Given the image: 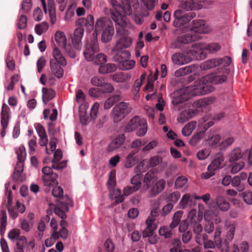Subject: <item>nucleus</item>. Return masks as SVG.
Returning a JSON list of instances; mask_svg holds the SVG:
<instances>
[{
	"mask_svg": "<svg viewBox=\"0 0 252 252\" xmlns=\"http://www.w3.org/2000/svg\"><path fill=\"white\" fill-rule=\"evenodd\" d=\"M61 63L53 61H50V66L52 72L59 78H61L63 74V71Z\"/></svg>",
	"mask_w": 252,
	"mask_h": 252,
	"instance_id": "obj_24",
	"label": "nucleus"
},
{
	"mask_svg": "<svg viewBox=\"0 0 252 252\" xmlns=\"http://www.w3.org/2000/svg\"><path fill=\"white\" fill-rule=\"evenodd\" d=\"M193 203V199L192 194L186 193L184 195L180 201V205H187Z\"/></svg>",
	"mask_w": 252,
	"mask_h": 252,
	"instance_id": "obj_59",
	"label": "nucleus"
},
{
	"mask_svg": "<svg viewBox=\"0 0 252 252\" xmlns=\"http://www.w3.org/2000/svg\"><path fill=\"white\" fill-rule=\"evenodd\" d=\"M57 178L58 175L57 174H51V175L47 176L45 179L44 177H41L44 186L50 188L58 184V182L57 180Z\"/></svg>",
	"mask_w": 252,
	"mask_h": 252,
	"instance_id": "obj_26",
	"label": "nucleus"
},
{
	"mask_svg": "<svg viewBox=\"0 0 252 252\" xmlns=\"http://www.w3.org/2000/svg\"><path fill=\"white\" fill-rule=\"evenodd\" d=\"M155 219L148 217L146 220V223L147 227L142 232L143 238H146L153 234V232L157 228V225L154 223Z\"/></svg>",
	"mask_w": 252,
	"mask_h": 252,
	"instance_id": "obj_21",
	"label": "nucleus"
},
{
	"mask_svg": "<svg viewBox=\"0 0 252 252\" xmlns=\"http://www.w3.org/2000/svg\"><path fill=\"white\" fill-rule=\"evenodd\" d=\"M183 214L182 211H178L174 215L172 221L170 224V228L173 229L179 225L181 221V218Z\"/></svg>",
	"mask_w": 252,
	"mask_h": 252,
	"instance_id": "obj_43",
	"label": "nucleus"
},
{
	"mask_svg": "<svg viewBox=\"0 0 252 252\" xmlns=\"http://www.w3.org/2000/svg\"><path fill=\"white\" fill-rule=\"evenodd\" d=\"M7 225V215L5 210H1L0 212V233L1 235L4 233Z\"/></svg>",
	"mask_w": 252,
	"mask_h": 252,
	"instance_id": "obj_38",
	"label": "nucleus"
},
{
	"mask_svg": "<svg viewBox=\"0 0 252 252\" xmlns=\"http://www.w3.org/2000/svg\"><path fill=\"white\" fill-rule=\"evenodd\" d=\"M177 32L183 33L182 35L179 36L177 39V41L180 43L187 44L198 40L201 38L200 35L194 33L191 28L184 27L181 29L177 30Z\"/></svg>",
	"mask_w": 252,
	"mask_h": 252,
	"instance_id": "obj_7",
	"label": "nucleus"
},
{
	"mask_svg": "<svg viewBox=\"0 0 252 252\" xmlns=\"http://www.w3.org/2000/svg\"><path fill=\"white\" fill-rule=\"evenodd\" d=\"M224 157L222 155H218L215 157L214 159L208 165V169L212 171H215L223 167Z\"/></svg>",
	"mask_w": 252,
	"mask_h": 252,
	"instance_id": "obj_20",
	"label": "nucleus"
},
{
	"mask_svg": "<svg viewBox=\"0 0 252 252\" xmlns=\"http://www.w3.org/2000/svg\"><path fill=\"white\" fill-rule=\"evenodd\" d=\"M116 183V171L113 170L109 173V177L107 182L109 189H114Z\"/></svg>",
	"mask_w": 252,
	"mask_h": 252,
	"instance_id": "obj_55",
	"label": "nucleus"
},
{
	"mask_svg": "<svg viewBox=\"0 0 252 252\" xmlns=\"http://www.w3.org/2000/svg\"><path fill=\"white\" fill-rule=\"evenodd\" d=\"M165 184L166 182L163 179L157 181V177L151 171H150L144 176V185L141 189V191H146L151 188V195L156 196L163 190Z\"/></svg>",
	"mask_w": 252,
	"mask_h": 252,
	"instance_id": "obj_5",
	"label": "nucleus"
},
{
	"mask_svg": "<svg viewBox=\"0 0 252 252\" xmlns=\"http://www.w3.org/2000/svg\"><path fill=\"white\" fill-rule=\"evenodd\" d=\"M226 225L227 227V233L226 237L229 240V241H231L234 237V232H235V227L233 224H228L226 223Z\"/></svg>",
	"mask_w": 252,
	"mask_h": 252,
	"instance_id": "obj_58",
	"label": "nucleus"
},
{
	"mask_svg": "<svg viewBox=\"0 0 252 252\" xmlns=\"http://www.w3.org/2000/svg\"><path fill=\"white\" fill-rule=\"evenodd\" d=\"M20 231L18 229H13L8 234V237L12 243L17 241L21 237Z\"/></svg>",
	"mask_w": 252,
	"mask_h": 252,
	"instance_id": "obj_47",
	"label": "nucleus"
},
{
	"mask_svg": "<svg viewBox=\"0 0 252 252\" xmlns=\"http://www.w3.org/2000/svg\"><path fill=\"white\" fill-rule=\"evenodd\" d=\"M243 153L242 149L239 147L231 150L227 155V159L229 163H234L242 158Z\"/></svg>",
	"mask_w": 252,
	"mask_h": 252,
	"instance_id": "obj_19",
	"label": "nucleus"
},
{
	"mask_svg": "<svg viewBox=\"0 0 252 252\" xmlns=\"http://www.w3.org/2000/svg\"><path fill=\"white\" fill-rule=\"evenodd\" d=\"M198 69V67L195 65H190L181 68L176 71L175 74L178 75H185L188 73H195Z\"/></svg>",
	"mask_w": 252,
	"mask_h": 252,
	"instance_id": "obj_31",
	"label": "nucleus"
},
{
	"mask_svg": "<svg viewBox=\"0 0 252 252\" xmlns=\"http://www.w3.org/2000/svg\"><path fill=\"white\" fill-rule=\"evenodd\" d=\"M132 43V39L128 33H126L119 36L112 50L114 51H120L124 49L129 47Z\"/></svg>",
	"mask_w": 252,
	"mask_h": 252,
	"instance_id": "obj_12",
	"label": "nucleus"
},
{
	"mask_svg": "<svg viewBox=\"0 0 252 252\" xmlns=\"http://www.w3.org/2000/svg\"><path fill=\"white\" fill-rule=\"evenodd\" d=\"M53 58L50 61L58 62L62 65L66 64V61L63 56L61 50L57 47H55L53 51Z\"/></svg>",
	"mask_w": 252,
	"mask_h": 252,
	"instance_id": "obj_30",
	"label": "nucleus"
},
{
	"mask_svg": "<svg viewBox=\"0 0 252 252\" xmlns=\"http://www.w3.org/2000/svg\"><path fill=\"white\" fill-rule=\"evenodd\" d=\"M124 54L126 57L130 56V53L128 51H125L121 54H118L114 57L115 61L119 63V66L123 70H128L133 68L135 64V61L133 60H123L121 56Z\"/></svg>",
	"mask_w": 252,
	"mask_h": 252,
	"instance_id": "obj_13",
	"label": "nucleus"
},
{
	"mask_svg": "<svg viewBox=\"0 0 252 252\" xmlns=\"http://www.w3.org/2000/svg\"><path fill=\"white\" fill-rule=\"evenodd\" d=\"M192 113L189 110H185L182 111L177 120L178 122L183 123L188 120L189 119L191 118Z\"/></svg>",
	"mask_w": 252,
	"mask_h": 252,
	"instance_id": "obj_49",
	"label": "nucleus"
},
{
	"mask_svg": "<svg viewBox=\"0 0 252 252\" xmlns=\"http://www.w3.org/2000/svg\"><path fill=\"white\" fill-rule=\"evenodd\" d=\"M109 197L114 200L116 203H120L124 200V197L121 194V190L118 189H109Z\"/></svg>",
	"mask_w": 252,
	"mask_h": 252,
	"instance_id": "obj_25",
	"label": "nucleus"
},
{
	"mask_svg": "<svg viewBox=\"0 0 252 252\" xmlns=\"http://www.w3.org/2000/svg\"><path fill=\"white\" fill-rule=\"evenodd\" d=\"M47 4V6H48V7L50 22L54 25L57 22L55 2L54 0H48V2Z\"/></svg>",
	"mask_w": 252,
	"mask_h": 252,
	"instance_id": "obj_29",
	"label": "nucleus"
},
{
	"mask_svg": "<svg viewBox=\"0 0 252 252\" xmlns=\"http://www.w3.org/2000/svg\"><path fill=\"white\" fill-rule=\"evenodd\" d=\"M173 229H169L167 227L164 226L159 229V234L160 236H164L165 238H170L173 234Z\"/></svg>",
	"mask_w": 252,
	"mask_h": 252,
	"instance_id": "obj_54",
	"label": "nucleus"
},
{
	"mask_svg": "<svg viewBox=\"0 0 252 252\" xmlns=\"http://www.w3.org/2000/svg\"><path fill=\"white\" fill-rule=\"evenodd\" d=\"M229 242L227 238L223 241L221 239H216L215 244L221 252H229Z\"/></svg>",
	"mask_w": 252,
	"mask_h": 252,
	"instance_id": "obj_33",
	"label": "nucleus"
},
{
	"mask_svg": "<svg viewBox=\"0 0 252 252\" xmlns=\"http://www.w3.org/2000/svg\"><path fill=\"white\" fill-rule=\"evenodd\" d=\"M231 185L233 187L237 188V190L239 191H242L245 189V185L241 184V181L237 176L232 179Z\"/></svg>",
	"mask_w": 252,
	"mask_h": 252,
	"instance_id": "obj_52",
	"label": "nucleus"
},
{
	"mask_svg": "<svg viewBox=\"0 0 252 252\" xmlns=\"http://www.w3.org/2000/svg\"><path fill=\"white\" fill-rule=\"evenodd\" d=\"M181 6L186 10H194L203 7L202 0H181Z\"/></svg>",
	"mask_w": 252,
	"mask_h": 252,
	"instance_id": "obj_15",
	"label": "nucleus"
},
{
	"mask_svg": "<svg viewBox=\"0 0 252 252\" xmlns=\"http://www.w3.org/2000/svg\"><path fill=\"white\" fill-rule=\"evenodd\" d=\"M63 158L62 152L60 150H57L54 154V158L52 160V167L53 169L60 170L66 166L65 161L60 162Z\"/></svg>",
	"mask_w": 252,
	"mask_h": 252,
	"instance_id": "obj_17",
	"label": "nucleus"
},
{
	"mask_svg": "<svg viewBox=\"0 0 252 252\" xmlns=\"http://www.w3.org/2000/svg\"><path fill=\"white\" fill-rule=\"evenodd\" d=\"M196 123L194 121L190 122L187 124L182 129V134L185 136H189L196 128Z\"/></svg>",
	"mask_w": 252,
	"mask_h": 252,
	"instance_id": "obj_41",
	"label": "nucleus"
},
{
	"mask_svg": "<svg viewBox=\"0 0 252 252\" xmlns=\"http://www.w3.org/2000/svg\"><path fill=\"white\" fill-rule=\"evenodd\" d=\"M107 61L106 56L104 54L99 53L95 56L92 62L95 64L101 65L105 63Z\"/></svg>",
	"mask_w": 252,
	"mask_h": 252,
	"instance_id": "obj_51",
	"label": "nucleus"
},
{
	"mask_svg": "<svg viewBox=\"0 0 252 252\" xmlns=\"http://www.w3.org/2000/svg\"><path fill=\"white\" fill-rule=\"evenodd\" d=\"M195 44H202L203 46H204L205 47L204 48L201 49L200 50V52H199L200 54L201 52L204 53L205 55V57H206V54L204 52V50H207L210 53H214L218 51L220 49V46L219 44L216 43H211L208 45H206L203 42H197Z\"/></svg>",
	"mask_w": 252,
	"mask_h": 252,
	"instance_id": "obj_34",
	"label": "nucleus"
},
{
	"mask_svg": "<svg viewBox=\"0 0 252 252\" xmlns=\"http://www.w3.org/2000/svg\"><path fill=\"white\" fill-rule=\"evenodd\" d=\"M147 121L138 116H134L127 123L125 127L126 132H131L137 129L136 134L138 136H143L147 131Z\"/></svg>",
	"mask_w": 252,
	"mask_h": 252,
	"instance_id": "obj_6",
	"label": "nucleus"
},
{
	"mask_svg": "<svg viewBox=\"0 0 252 252\" xmlns=\"http://www.w3.org/2000/svg\"><path fill=\"white\" fill-rule=\"evenodd\" d=\"M49 28V25L46 22H43L40 24H36L34 27L35 32L41 35L43 33L45 32Z\"/></svg>",
	"mask_w": 252,
	"mask_h": 252,
	"instance_id": "obj_44",
	"label": "nucleus"
},
{
	"mask_svg": "<svg viewBox=\"0 0 252 252\" xmlns=\"http://www.w3.org/2000/svg\"><path fill=\"white\" fill-rule=\"evenodd\" d=\"M188 182V179L184 176L178 177L175 181V186L176 188H181L185 186Z\"/></svg>",
	"mask_w": 252,
	"mask_h": 252,
	"instance_id": "obj_57",
	"label": "nucleus"
},
{
	"mask_svg": "<svg viewBox=\"0 0 252 252\" xmlns=\"http://www.w3.org/2000/svg\"><path fill=\"white\" fill-rule=\"evenodd\" d=\"M104 79L102 77L94 76L91 79V83L94 86L101 87L104 84Z\"/></svg>",
	"mask_w": 252,
	"mask_h": 252,
	"instance_id": "obj_61",
	"label": "nucleus"
},
{
	"mask_svg": "<svg viewBox=\"0 0 252 252\" xmlns=\"http://www.w3.org/2000/svg\"><path fill=\"white\" fill-rule=\"evenodd\" d=\"M99 51L97 39L95 37L89 41H86L85 49L84 51V55L85 59L89 62H92L95 57V54Z\"/></svg>",
	"mask_w": 252,
	"mask_h": 252,
	"instance_id": "obj_9",
	"label": "nucleus"
},
{
	"mask_svg": "<svg viewBox=\"0 0 252 252\" xmlns=\"http://www.w3.org/2000/svg\"><path fill=\"white\" fill-rule=\"evenodd\" d=\"M136 152L132 151L126 156L125 162V167L128 168L133 166L136 160V157L135 156Z\"/></svg>",
	"mask_w": 252,
	"mask_h": 252,
	"instance_id": "obj_39",
	"label": "nucleus"
},
{
	"mask_svg": "<svg viewBox=\"0 0 252 252\" xmlns=\"http://www.w3.org/2000/svg\"><path fill=\"white\" fill-rule=\"evenodd\" d=\"M82 24L85 26H92L94 24V18L92 15H88L85 18L82 19Z\"/></svg>",
	"mask_w": 252,
	"mask_h": 252,
	"instance_id": "obj_60",
	"label": "nucleus"
},
{
	"mask_svg": "<svg viewBox=\"0 0 252 252\" xmlns=\"http://www.w3.org/2000/svg\"><path fill=\"white\" fill-rule=\"evenodd\" d=\"M117 66L113 63H107L99 66L98 71L101 74L108 73L114 72L117 70Z\"/></svg>",
	"mask_w": 252,
	"mask_h": 252,
	"instance_id": "obj_37",
	"label": "nucleus"
},
{
	"mask_svg": "<svg viewBox=\"0 0 252 252\" xmlns=\"http://www.w3.org/2000/svg\"><path fill=\"white\" fill-rule=\"evenodd\" d=\"M245 165V163L244 161H240L239 162H234V163H230V167H231L230 172L232 174H236L239 172L241 169H242Z\"/></svg>",
	"mask_w": 252,
	"mask_h": 252,
	"instance_id": "obj_45",
	"label": "nucleus"
},
{
	"mask_svg": "<svg viewBox=\"0 0 252 252\" xmlns=\"http://www.w3.org/2000/svg\"><path fill=\"white\" fill-rule=\"evenodd\" d=\"M77 6V4L74 2L71 4L66 11L64 20L67 22L71 21L75 15V9Z\"/></svg>",
	"mask_w": 252,
	"mask_h": 252,
	"instance_id": "obj_42",
	"label": "nucleus"
},
{
	"mask_svg": "<svg viewBox=\"0 0 252 252\" xmlns=\"http://www.w3.org/2000/svg\"><path fill=\"white\" fill-rule=\"evenodd\" d=\"M114 32L115 29L112 22L106 18L101 17L96 20L93 36V38L96 37L97 39V34H101V41L107 43L111 40Z\"/></svg>",
	"mask_w": 252,
	"mask_h": 252,
	"instance_id": "obj_4",
	"label": "nucleus"
},
{
	"mask_svg": "<svg viewBox=\"0 0 252 252\" xmlns=\"http://www.w3.org/2000/svg\"><path fill=\"white\" fill-rule=\"evenodd\" d=\"M58 239V235L57 234L54 233L53 232L50 238H47L45 241V245L47 247H50L52 246L55 241Z\"/></svg>",
	"mask_w": 252,
	"mask_h": 252,
	"instance_id": "obj_62",
	"label": "nucleus"
},
{
	"mask_svg": "<svg viewBox=\"0 0 252 252\" xmlns=\"http://www.w3.org/2000/svg\"><path fill=\"white\" fill-rule=\"evenodd\" d=\"M180 197V193L179 191L172 192L166 197V200L169 202V205L176 203Z\"/></svg>",
	"mask_w": 252,
	"mask_h": 252,
	"instance_id": "obj_50",
	"label": "nucleus"
},
{
	"mask_svg": "<svg viewBox=\"0 0 252 252\" xmlns=\"http://www.w3.org/2000/svg\"><path fill=\"white\" fill-rule=\"evenodd\" d=\"M27 26V17L25 15L21 14L17 19V26L19 29H24Z\"/></svg>",
	"mask_w": 252,
	"mask_h": 252,
	"instance_id": "obj_48",
	"label": "nucleus"
},
{
	"mask_svg": "<svg viewBox=\"0 0 252 252\" xmlns=\"http://www.w3.org/2000/svg\"><path fill=\"white\" fill-rule=\"evenodd\" d=\"M226 80L227 77L224 75L208 74L195 81L193 85L180 89L176 92L172 102L173 105H177L193 96L203 95L210 93L213 91V88L208 84V83L221 84Z\"/></svg>",
	"mask_w": 252,
	"mask_h": 252,
	"instance_id": "obj_1",
	"label": "nucleus"
},
{
	"mask_svg": "<svg viewBox=\"0 0 252 252\" xmlns=\"http://www.w3.org/2000/svg\"><path fill=\"white\" fill-rule=\"evenodd\" d=\"M10 110L8 107L3 104L2 106V110L1 112V126L4 127L7 126L8 124V119L9 118Z\"/></svg>",
	"mask_w": 252,
	"mask_h": 252,
	"instance_id": "obj_28",
	"label": "nucleus"
},
{
	"mask_svg": "<svg viewBox=\"0 0 252 252\" xmlns=\"http://www.w3.org/2000/svg\"><path fill=\"white\" fill-rule=\"evenodd\" d=\"M125 139L126 137L124 134L119 135L109 144L108 147L109 150L113 151L120 147L124 144Z\"/></svg>",
	"mask_w": 252,
	"mask_h": 252,
	"instance_id": "obj_27",
	"label": "nucleus"
},
{
	"mask_svg": "<svg viewBox=\"0 0 252 252\" xmlns=\"http://www.w3.org/2000/svg\"><path fill=\"white\" fill-rule=\"evenodd\" d=\"M131 111V108L125 102L117 104L112 110V118L115 122L123 120Z\"/></svg>",
	"mask_w": 252,
	"mask_h": 252,
	"instance_id": "obj_8",
	"label": "nucleus"
},
{
	"mask_svg": "<svg viewBox=\"0 0 252 252\" xmlns=\"http://www.w3.org/2000/svg\"><path fill=\"white\" fill-rule=\"evenodd\" d=\"M249 248L248 243L246 241H243L239 246L234 244L232 248V252H248Z\"/></svg>",
	"mask_w": 252,
	"mask_h": 252,
	"instance_id": "obj_46",
	"label": "nucleus"
},
{
	"mask_svg": "<svg viewBox=\"0 0 252 252\" xmlns=\"http://www.w3.org/2000/svg\"><path fill=\"white\" fill-rule=\"evenodd\" d=\"M112 78L116 82L124 83L130 79L131 75L127 73L120 72L113 75Z\"/></svg>",
	"mask_w": 252,
	"mask_h": 252,
	"instance_id": "obj_32",
	"label": "nucleus"
},
{
	"mask_svg": "<svg viewBox=\"0 0 252 252\" xmlns=\"http://www.w3.org/2000/svg\"><path fill=\"white\" fill-rule=\"evenodd\" d=\"M32 7V0H23L21 4L22 9L26 13L31 10Z\"/></svg>",
	"mask_w": 252,
	"mask_h": 252,
	"instance_id": "obj_63",
	"label": "nucleus"
},
{
	"mask_svg": "<svg viewBox=\"0 0 252 252\" xmlns=\"http://www.w3.org/2000/svg\"><path fill=\"white\" fill-rule=\"evenodd\" d=\"M27 243L26 238L21 236L17 241L12 243L14 252H24V247Z\"/></svg>",
	"mask_w": 252,
	"mask_h": 252,
	"instance_id": "obj_23",
	"label": "nucleus"
},
{
	"mask_svg": "<svg viewBox=\"0 0 252 252\" xmlns=\"http://www.w3.org/2000/svg\"><path fill=\"white\" fill-rule=\"evenodd\" d=\"M244 201L248 205L252 204V192L245 191L242 194Z\"/></svg>",
	"mask_w": 252,
	"mask_h": 252,
	"instance_id": "obj_64",
	"label": "nucleus"
},
{
	"mask_svg": "<svg viewBox=\"0 0 252 252\" xmlns=\"http://www.w3.org/2000/svg\"><path fill=\"white\" fill-rule=\"evenodd\" d=\"M221 64L220 59H213L205 62L201 66L203 69H209L217 67Z\"/></svg>",
	"mask_w": 252,
	"mask_h": 252,
	"instance_id": "obj_35",
	"label": "nucleus"
},
{
	"mask_svg": "<svg viewBox=\"0 0 252 252\" xmlns=\"http://www.w3.org/2000/svg\"><path fill=\"white\" fill-rule=\"evenodd\" d=\"M210 151L208 149H203L199 150L196 155L197 158L200 160L206 159L210 155Z\"/></svg>",
	"mask_w": 252,
	"mask_h": 252,
	"instance_id": "obj_56",
	"label": "nucleus"
},
{
	"mask_svg": "<svg viewBox=\"0 0 252 252\" xmlns=\"http://www.w3.org/2000/svg\"><path fill=\"white\" fill-rule=\"evenodd\" d=\"M17 159L18 161H24L26 157V153L25 147L23 146H20L16 150Z\"/></svg>",
	"mask_w": 252,
	"mask_h": 252,
	"instance_id": "obj_53",
	"label": "nucleus"
},
{
	"mask_svg": "<svg viewBox=\"0 0 252 252\" xmlns=\"http://www.w3.org/2000/svg\"><path fill=\"white\" fill-rule=\"evenodd\" d=\"M109 0L113 7L111 17L116 25L126 28L127 25L126 16L130 15H133L136 24L140 25L143 23V18L138 15L140 11L138 0H121L122 5L116 0Z\"/></svg>",
	"mask_w": 252,
	"mask_h": 252,
	"instance_id": "obj_2",
	"label": "nucleus"
},
{
	"mask_svg": "<svg viewBox=\"0 0 252 252\" xmlns=\"http://www.w3.org/2000/svg\"><path fill=\"white\" fill-rule=\"evenodd\" d=\"M42 100L44 104H47V102L53 99L56 95L54 90L45 88L42 89Z\"/></svg>",
	"mask_w": 252,
	"mask_h": 252,
	"instance_id": "obj_36",
	"label": "nucleus"
},
{
	"mask_svg": "<svg viewBox=\"0 0 252 252\" xmlns=\"http://www.w3.org/2000/svg\"><path fill=\"white\" fill-rule=\"evenodd\" d=\"M148 167H154L162 164V158L159 156L151 157L146 162Z\"/></svg>",
	"mask_w": 252,
	"mask_h": 252,
	"instance_id": "obj_40",
	"label": "nucleus"
},
{
	"mask_svg": "<svg viewBox=\"0 0 252 252\" xmlns=\"http://www.w3.org/2000/svg\"><path fill=\"white\" fill-rule=\"evenodd\" d=\"M193 26L191 28L194 33L200 35L201 33H208L212 30L211 26L207 24L203 20H195L192 21Z\"/></svg>",
	"mask_w": 252,
	"mask_h": 252,
	"instance_id": "obj_14",
	"label": "nucleus"
},
{
	"mask_svg": "<svg viewBox=\"0 0 252 252\" xmlns=\"http://www.w3.org/2000/svg\"><path fill=\"white\" fill-rule=\"evenodd\" d=\"M205 47L202 44H193L191 46L192 49L187 50L185 54L176 53L171 57L174 64L178 65H182L189 63L193 59L201 60L205 58V55L201 52V49Z\"/></svg>",
	"mask_w": 252,
	"mask_h": 252,
	"instance_id": "obj_3",
	"label": "nucleus"
},
{
	"mask_svg": "<svg viewBox=\"0 0 252 252\" xmlns=\"http://www.w3.org/2000/svg\"><path fill=\"white\" fill-rule=\"evenodd\" d=\"M55 213L63 220L60 221V226L62 228H66L68 223L63 219L67 217L65 213L68 211V206H53Z\"/></svg>",
	"mask_w": 252,
	"mask_h": 252,
	"instance_id": "obj_16",
	"label": "nucleus"
},
{
	"mask_svg": "<svg viewBox=\"0 0 252 252\" xmlns=\"http://www.w3.org/2000/svg\"><path fill=\"white\" fill-rule=\"evenodd\" d=\"M146 73H143L140 76V78L136 79L134 83L132 93L134 95V99L137 100L139 98L138 93L140 89L143 82L145 80L146 77Z\"/></svg>",
	"mask_w": 252,
	"mask_h": 252,
	"instance_id": "obj_22",
	"label": "nucleus"
},
{
	"mask_svg": "<svg viewBox=\"0 0 252 252\" xmlns=\"http://www.w3.org/2000/svg\"><path fill=\"white\" fill-rule=\"evenodd\" d=\"M84 29L82 27H78L76 29L74 32L72 41L74 47L77 50L81 49V40L84 35Z\"/></svg>",
	"mask_w": 252,
	"mask_h": 252,
	"instance_id": "obj_18",
	"label": "nucleus"
},
{
	"mask_svg": "<svg viewBox=\"0 0 252 252\" xmlns=\"http://www.w3.org/2000/svg\"><path fill=\"white\" fill-rule=\"evenodd\" d=\"M55 40L58 45L63 47L69 56L73 58L75 57V54L72 50L71 45L68 43L65 33L61 31H57L55 33Z\"/></svg>",
	"mask_w": 252,
	"mask_h": 252,
	"instance_id": "obj_10",
	"label": "nucleus"
},
{
	"mask_svg": "<svg viewBox=\"0 0 252 252\" xmlns=\"http://www.w3.org/2000/svg\"><path fill=\"white\" fill-rule=\"evenodd\" d=\"M195 16L192 13H186L181 9L176 10L174 13L175 20L173 21V26L175 27H180L189 23Z\"/></svg>",
	"mask_w": 252,
	"mask_h": 252,
	"instance_id": "obj_11",
	"label": "nucleus"
}]
</instances>
